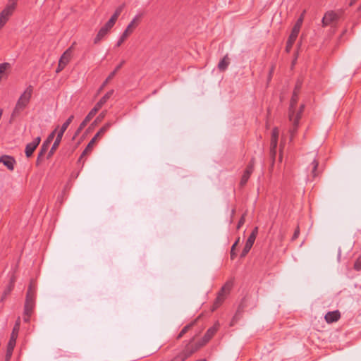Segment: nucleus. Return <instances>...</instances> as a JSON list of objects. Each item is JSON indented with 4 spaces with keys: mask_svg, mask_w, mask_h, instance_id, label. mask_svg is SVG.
Listing matches in <instances>:
<instances>
[{
    "mask_svg": "<svg viewBox=\"0 0 361 361\" xmlns=\"http://www.w3.org/2000/svg\"><path fill=\"white\" fill-rule=\"evenodd\" d=\"M111 126H112V123L111 122H107L106 123H105V125L104 126H102L99 129V130L94 135V136L92 138V140L88 143V145L86 147V148L82 152V154L80 156V159H82L83 156H85L86 154H87L92 149V148L93 147V145H94L96 140H97V139L99 137L102 136L109 129V128Z\"/></svg>",
    "mask_w": 361,
    "mask_h": 361,
    "instance_id": "nucleus-5",
    "label": "nucleus"
},
{
    "mask_svg": "<svg viewBox=\"0 0 361 361\" xmlns=\"http://www.w3.org/2000/svg\"><path fill=\"white\" fill-rule=\"evenodd\" d=\"M66 66H61V63L59 62L58 68L56 69V73H59Z\"/></svg>",
    "mask_w": 361,
    "mask_h": 361,
    "instance_id": "nucleus-40",
    "label": "nucleus"
},
{
    "mask_svg": "<svg viewBox=\"0 0 361 361\" xmlns=\"http://www.w3.org/2000/svg\"><path fill=\"white\" fill-rule=\"evenodd\" d=\"M0 163L3 164L8 170L13 171L16 161L11 156L2 155L0 157Z\"/></svg>",
    "mask_w": 361,
    "mask_h": 361,
    "instance_id": "nucleus-13",
    "label": "nucleus"
},
{
    "mask_svg": "<svg viewBox=\"0 0 361 361\" xmlns=\"http://www.w3.org/2000/svg\"><path fill=\"white\" fill-rule=\"evenodd\" d=\"M8 63H0V75L4 73V71L7 69V68L9 66Z\"/></svg>",
    "mask_w": 361,
    "mask_h": 361,
    "instance_id": "nucleus-34",
    "label": "nucleus"
},
{
    "mask_svg": "<svg viewBox=\"0 0 361 361\" xmlns=\"http://www.w3.org/2000/svg\"><path fill=\"white\" fill-rule=\"evenodd\" d=\"M355 0H353V1H351V3H350V6H352V5H353V4L355 2Z\"/></svg>",
    "mask_w": 361,
    "mask_h": 361,
    "instance_id": "nucleus-46",
    "label": "nucleus"
},
{
    "mask_svg": "<svg viewBox=\"0 0 361 361\" xmlns=\"http://www.w3.org/2000/svg\"><path fill=\"white\" fill-rule=\"evenodd\" d=\"M239 240H240V238H238L237 239V240L233 243V245L231 247V257L232 259H233L235 257V247L238 245V243H239Z\"/></svg>",
    "mask_w": 361,
    "mask_h": 361,
    "instance_id": "nucleus-32",
    "label": "nucleus"
},
{
    "mask_svg": "<svg viewBox=\"0 0 361 361\" xmlns=\"http://www.w3.org/2000/svg\"><path fill=\"white\" fill-rule=\"evenodd\" d=\"M233 286L232 281H227L225 285L221 288L220 291L218 293L216 299L214 303V307L212 310L214 311L216 309L224 300L226 296L229 293Z\"/></svg>",
    "mask_w": 361,
    "mask_h": 361,
    "instance_id": "nucleus-6",
    "label": "nucleus"
},
{
    "mask_svg": "<svg viewBox=\"0 0 361 361\" xmlns=\"http://www.w3.org/2000/svg\"><path fill=\"white\" fill-rule=\"evenodd\" d=\"M124 63V61H121L120 64H118L114 71H112L109 75L107 77V78L104 80V82L102 83V86L100 87L99 91H101L109 82L110 80H111L114 75H116V72L122 67V66Z\"/></svg>",
    "mask_w": 361,
    "mask_h": 361,
    "instance_id": "nucleus-23",
    "label": "nucleus"
},
{
    "mask_svg": "<svg viewBox=\"0 0 361 361\" xmlns=\"http://www.w3.org/2000/svg\"><path fill=\"white\" fill-rule=\"evenodd\" d=\"M48 149H49V147L47 145V144L43 143L42 145L40 151H39V152L38 154V157H37V163H39L41 157L47 152Z\"/></svg>",
    "mask_w": 361,
    "mask_h": 361,
    "instance_id": "nucleus-28",
    "label": "nucleus"
},
{
    "mask_svg": "<svg viewBox=\"0 0 361 361\" xmlns=\"http://www.w3.org/2000/svg\"><path fill=\"white\" fill-rule=\"evenodd\" d=\"M279 135V129L277 128H274L271 133L270 142V155L274 160L276 154V147L278 144Z\"/></svg>",
    "mask_w": 361,
    "mask_h": 361,
    "instance_id": "nucleus-7",
    "label": "nucleus"
},
{
    "mask_svg": "<svg viewBox=\"0 0 361 361\" xmlns=\"http://www.w3.org/2000/svg\"><path fill=\"white\" fill-rule=\"evenodd\" d=\"M133 29L134 28L131 27V25H128L126 29L123 32V34L121 35L120 39L118 40L116 46L120 47L122 44V43L126 39L128 36L133 32Z\"/></svg>",
    "mask_w": 361,
    "mask_h": 361,
    "instance_id": "nucleus-20",
    "label": "nucleus"
},
{
    "mask_svg": "<svg viewBox=\"0 0 361 361\" xmlns=\"http://www.w3.org/2000/svg\"><path fill=\"white\" fill-rule=\"evenodd\" d=\"M124 8V4L119 6L115 11L113 16L111 17V18L108 20V22L101 27V29L99 30L96 37L94 39V43L97 44L99 43L103 37L106 36V35L108 33L109 30L114 25L118 17L122 12L123 9Z\"/></svg>",
    "mask_w": 361,
    "mask_h": 361,
    "instance_id": "nucleus-2",
    "label": "nucleus"
},
{
    "mask_svg": "<svg viewBox=\"0 0 361 361\" xmlns=\"http://www.w3.org/2000/svg\"><path fill=\"white\" fill-rule=\"evenodd\" d=\"M15 345H16V338L12 336L8 342V344L5 361L10 360Z\"/></svg>",
    "mask_w": 361,
    "mask_h": 361,
    "instance_id": "nucleus-19",
    "label": "nucleus"
},
{
    "mask_svg": "<svg viewBox=\"0 0 361 361\" xmlns=\"http://www.w3.org/2000/svg\"><path fill=\"white\" fill-rule=\"evenodd\" d=\"M62 137H63V135L58 133L56 140H55L51 149L49 150V152L48 153L47 159L50 158L54 154L55 150L58 148V147L61 141Z\"/></svg>",
    "mask_w": 361,
    "mask_h": 361,
    "instance_id": "nucleus-22",
    "label": "nucleus"
},
{
    "mask_svg": "<svg viewBox=\"0 0 361 361\" xmlns=\"http://www.w3.org/2000/svg\"><path fill=\"white\" fill-rule=\"evenodd\" d=\"M305 13V11H304L302 12V13L301 14V16H302V18H304Z\"/></svg>",
    "mask_w": 361,
    "mask_h": 361,
    "instance_id": "nucleus-45",
    "label": "nucleus"
},
{
    "mask_svg": "<svg viewBox=\"0 0 361 361\" xmlns=\"http://www.w3.org/2000/svg\"><path fill=\"white\" fill-rule=\"evenodd\" d=\"M17 1L18 0H8V4L7 6H13L12 10L14 11Z\"/></svg>",
    "mask_w": 361,
    "mask_h": 361,
    "instance_id": "nucleus-36",
    "label": "nucleus"
},
{
    "mask_svg": "<svg viewBox=\"0 0 361 361\" xmlns=\"http://www.w3.org/2000/svg\"><path fill=\"white\" fill-rule=\"evenodd\" d=\"M113 93H114V90H111L110 91L107 92L99 99V101L95 104V106L94 107L97 108V109L99 111L103 106V105L108 101V99L111 97Z\"/></svg>",
    "mask_w": 361,
    "mask_h": 361,
    "instance_id": "nucleus-18",
    "label": "nucleus"
},
{
    "mask_svg": "<svg viewBox=\"0 0 361 361\" xmlns=\"http://www.w3.org/2000/svg\"><path fill=\"white\" fill-rule=\"evenodd\" d=\"M303 18L302 16H300V18L297 20L295 24L294 25L291 33L288 37V44H291L295 42L299 34Z\"/></svg>",
    "mask_w": 361,
    "mask_h": 361,
    "instance_id": "nucleus-8",
    "label": "nucleus"
},
{
    "mask_svg": "<svg viewBox=\"0 0 361 361\" xmlns=\"http://www.w3.org/2000/svg\"><path fill=\"white\" fill-rule=\"evenodd\" d=\"M300 86H301V84L299 82L296 85L295 89L293 92V94L291 100H290V107H289V114L293 113V115L296 114V113H297V111H295V105H296L297 100H298V92L299 91Z\"/></svg>",
    "mask_w": 361,
    "mask_h": 361,
    "instance_id": "nucleus-15",
    "label": "nucleus"
},
{
    "mask_svg": "<svg viewBox=\"0 0 361 361\" xmlns=\"http://www.w3.org/2000/svg\"><path fill=\"white\" fill-rule=\"evenodd\" d=\"M305 106L302 104L300 109L297 111L296 114L293 115V113L288 114L289 121L291 126L289 128L288 132L290 134V142H292L295 133H297L298 128L299 126V121L301 118Z\"/></svg>",
    "mask_w": 361,
    "mask_h": 361,
    "instance_id": "nucleus-3",
    "label": "nucleus"
},
{
    "mask_svg": "<svg viewBox=\"0 0 361 361\" xmlns=\"http://www.w3.org/2000/svg\"><path fill=\"white\" fill-rule=\"evenodd\" d=\"M191 325L192 324H188V325H186L185 326H184L183 329L180 332V334H178V338H181L188 331V329L190 328Z\"/></svg>",
    "mask_w": 361,
    "mask_h": 361,
    "instance_id": "nucleus-33",
    "label": "nucleus"
},
{
    "mask_svg": "<svg viewBox=\"0 0 361 361\" xmlns=\"http://www.w3.org/2000/svg\"><path fill=\"white\" fill-rule=\"evenodd\" d=\"M33 93V87L29 85L21 94L16 102V106L12 111L11 118L18 116L28 106Z\"/></svg>",
    "mask_w": 361,
    "mask_h": 361,
    "instance_id": "nucleus-1",
    "label": "nucleus"
},
{
    "mask_svg": "<svg viewBox=\"0 0 361 361\" xmlns=\"http://www.w3.org/2000/svg\"><path fill=\"white\" fill-rule=\"evenodd\" d=\"M97 111L98 110L97 109V108L94 107L93 109H91V111L88 113L85 119L80 124L78 128L75 132V136L79 135L81 130L86 126L87 123L95 116Z\"/></svg>",
    "mask_w": 361,
    "mask_h": 361,
    "instance_id": "nucleus-10",
    "label": "nucleus"
},
{
    "mask_svg": "<svg viewBox=\"0 0 361 361\" xmlns=\"http://www.w3.org/2000/svg\"><path fill=\"white\" fill-rule=\"evenodd\" d=\"M74 118V116L73 115H71L62 125V126L61 127V129L59 130V133H61V135H63V133L66 130V129L68 128V126L71 124V123L72 122L73 119Z\"/></svg>",
    "mask_w": 361,
    "mask_h": 361,
    "instance_id": "nucleus-27",
    "label": "nucleus"
},
{
    "mask_svg": "<svg viewBox=\"0 0 361 361\" xmlns=\"http://www.w3.org/2000/svg\"><path fill=\"white\" fill-rule=\"evenodd\" d=\"M245 223V218L243 216L238 221L237 228L239 229Z\"/></svg>",
    "mask_w": 361,
    "mask_h": 361,
    "instance_id": "nucleus-37",
    "label": "nucleus"
},
{
    "mask_svg": "<svg viewBox=\"0 0 361 361\" xmlns=\"http://www.w3.org/2000/svg\"><path fill=\"white\" fill-rule=\"evenodd\" d=\"M254 238V235H250L247 241H246V243L244 246V248L240 254V257L243 258L244 257L246 256V255L250 252V250H251L254 243H255V239H253Z\"/></svg>",
    "mask_w": 361,
    "mask_h": 361,
    "instance_id": "nucleus-17",
    "label": "nucleus"
},
{
    "mask_svg": "<svg viewBox=\"0 0 361 361\" xmlns=\"http://www.w3.org/2000/svg\"><path fill=\"white\" fill-rule=\"evenodd\" d=\"M311 165L312 166V176H313V177H315L317 176L316 171H317V166H318L317 161L316 159H314L312 161Z\"/></svg>",
    "mask_w": 361,
    "mask_h": 361,
    "instance_id": "nucleus-30",
    "label": "nucleus"
},
{
    "mask_svg": "<svg viewBox=\"0 0 361 361\" xmlns=\"http://www.w3.org/2000/svg\"><path fill=\"white\" fill-rule=\"evenodd\" d=\"M299 235V230H296L293 234V240H295V238H297Z\"/></svg>",
    "mask_w": 361,
    "mask_h": 361,
    "instance_id": "nucleus-41",
    "label": "nucleus"
},
{
    "mask_svg": "<svg viewBox=\"0 0 361 361\" xmlns=\"http://www.w3.org/2000/svg\"><path fill=\"white\" fill-rule=\"evenodd\" d=\"M191 353H189L188 355H185L184 357H183L181 359L184 360L185 358H187Z\"/></svg>",
    "mask_w": 361,
    "mask_h": 361,
    "instance_id": "nucleus-44",
    "label": "nucleus"
},
{
    "mask_svg": "<svg viewBox=\"0 0 361 361\" xmlns=\"http://www.w3.org/2000/svg\"><path fill=\"white\" fill-rule=\"evenodd\" d=\"M13 287H14V281L13 279H11L8 286L4 290V293H3L1 298V302H3L6 298V297L11 293Z\"/></svg>",
    "mask_w": 361,
    "mask_h": 361,
    "instance_id": "nucleus-25",
    "label": "nucleus"
},
{
    "mask_svg": "<svg viewBox=\"0 0 361 361\" xmlns=\"http://www.w3.org/2000/svg\"><path fill=\"white\" fill-rule=\"evenodd\" d=\"M254 170V159H252L250 164L247 166L246 169L244 171L243 175L242 176L240 180V185L243 186L246 184L248 179L250 178V175L252 174Z\"/></svg>",
    "mask_w": 361,
    "mask_h": 361,
    "instance_id": "nucleus-11",
    "label": "nucleus"
},
{
    "mask_svg": "<svg viewBox=\"0 0 361 361\" xmlns=\"http://www.w3.org/2000/svg\"><path fill=\"white\" fill-rule=\"evenodd\" d=\"M71 58V49H68L62 54L59 62L61 63V66H66L68 63Z\"/></svg>",
    "mask_w": 361,
    "mask_h": 361,
    "instance_id": "nucleus-24",
    "label": "nucleus"
},
{
    "mask_svg": "<svg viewBox=\"0 0 361 361\" xmlns=\"http://www.w3.org/2000/svg\"><path fill=\"white\" fill-rule=\"evenodd\" d=\"M257 232H258V228H257V227H255L254 228V230L252 231V233H250V235H254L253 239H255V240L256 239V236L257 235Z\"/></svg>",
    "mask_w": 361,
    "mask_h": 361,
    "instance_id": "nucleus-39",
    "label": "nucleus"
},
{
    "mask_svg": "<svg viewBox=\"0 0 361 361\" xmlns=\"http://www.w3.org/2000/svg\"><path fill=\"white\" fill-rule=\"evenodd\" d=\"M229 64V59L227 56H224L219 63L218 68L220 71H225Z\"/></svg>",
    "mask_w": 361,
    "mask_h": 361,
    "instance_id": "nucleus-26",
    "label": "nucleus"
},
{
    "mask_svg": "<svg viewBox=\"0 0 361 361\" xmlns=\"http://www.w3.org/2000/svg\"><path fill=\"white\" fill-rule=\"evenodd\" d=\"M235 318L233 319V320H234ZM233 321H232V322L231 323V325H233Z\"/></svg>",
    "mask_w": 361,
    "mask_h": 361,
    "instance_id": "nucleus-47",
    "label": "nucleus"
},
{
    "mask_svg": "<svg viewBox=\"0 0 361 361\" xmlns=\"http://www.w3.org/2000/svg\"><path fill=\"white\" fill-rule=\"evenodd\" d=\"M40 141V137H37L32 142L26 145L25 152L27 157H30L32 155L34 151L39 145Z\"/></svg>",
    "mask_w": 361,
    "mask_h": 361,
    "instance_id": "nucleus-12",
    "label": "nucleus"
},
{
    "mask_svg": "<svg viewBox=\"0 0 361 361\" xmlns=\"http://www.w3.org/2000/svg\"><path fill=\"white\" fill-rule=\"evenodd\" d=\"M12 7L13 6H6L0 13V30L4 27L13 13V10H12Z\"/></svg>",
    "mask_w": 361,
    "mask_h": 361,
    "instance_id": "nucleus-9",
    "label": "nucleus"
},
{
    "mask_svg": "<svg viewBox=\"0 0 361 361\" xmlns=\"http://www.w3.org/2000/svg\"><path fill=\"white\" fill-rule=\"evenodd\" d=\"M219 326V323L217 322L215 323V324L213 326H212L207 331L206 334H204V337L202 338L201 345H204L212 338V337L217 331Z\"/></svg>",
    "mask_w": 361,
    "mask_h": 361,
    "instance_id": "nucleus-16",
    "label": "nucleus"
},
{
    "mask_svg": "<svg viewBox=\"0 0 361 361\" xmlns=\"http://www.w3.org/2000/svg\"><path fill=\"white\" fill-rule=\"evenodd\" d=\"M293 44H288V40L287 41V44H286V50H287V51H290V49H291Z\"/></svg>",
    "mask_w": 361,
    "mask_h": 361,
    "instance_id": "nucleus-42",
    "label": "nucleus"
},
{
    "mask_svg": "<svg viewBox=\"0 0 361 361\" xmlns=\"http://www.w3.org/2000/svg\"><path fill=\"white\" fill-rule=\"evenodd\" d=\"M106 112H107L106 110L102 111L99 114V115L96 118V119L94 120V123H97L101 122L104 118V117L106 116Z\"/></svg>",
    "mask_w": 361,
    "mask_h": 361,
    "instance_id": "nucleus-29",
    "label": "nucleus"
},
{
    "mask_svg": "<svg viewBox=\"0 0 361 361\" xmlns=\"http://www.w3.org/2000/svg\"><path fill=\"white\" fill-rule=\"evenodd\" d=\"M338 18V16L333 11H328L325 13L322 18L323 26H327L331 23L336 21Z\"/></svg>",
    "mask_w": 361,
    "mask_h": 361,
    "instance_id": "nucleus-14",
    "label": "nucleus"
},
{
    "mask_svg": "<svg viewBox=\"0 0 361 361\" xmlns=\"http://www.w3.org/2000/svg\"><path fill=\"white\" fill-rule=\"evenodd\" d=\"M56 129H55L53 132H51L47 137L48 140L52 141L53 139L54 138V136H55V134H56Z\"/></svg>",
    "mask_w": 361,
    "mask_h": 361,
    "instance_id": "nucleus-38",
    "label": "nucleus"
},
{
    "mask_svg": "<svg viewBox=\"0 0 361 361\" xmlns=\"http://www.w3.org/2000/svg\"><path fill=\"white\" fill-rule=\"evenodd\" d=\"M354 269L357 271L361 270V261L360 259H357L354 263Z\"/></svg>",
    "mask_w": 361,
    "mask_h": 361,
    "instance_id": "nucleus-35",
    "label": "nucleus"
},
{
    "mask_svg": "<svg viewBox=\"0 0 361 361\" xmlns=\"http://www.w3.org/2000/svg\"><path fill=\"white\" fill-rule=\"evenodd\" d=\"M340 318V313L338 311H333V312H329L325 315V319L327 323H333L334 322H336Z\"/></svg>",
    "mask_w": 361,
    "mask_h": 361,
    "instance_id": "nucleus-21",
    "label": "nucleus"
},
{
    "mask_svg": "<svg viewBox=\"0 0 361 361\" xmlns=\"http://www.w3.org/2000/svg\"><path fill=\"white\" fill-rule=\"evenodd\" d=\"M141 14H138V15H136L134 18L132 20V21L128 24V25H131V27H133V28L135 27L136 25H137V21L140 20V18H141Z\"/></svg>",
    "mask_w": 361,
    "mask_h": 361,
    "instance_id": "nucleus-31",
    "label": "nucleus"
},
{
    "mask_svg": "<svg viewBox=\"0 0 361 361\" xmlns=\"http://www.w3.org/2000/svg\"><path fill=\"white\" fill-rule=\"evenodd\" d=\"M51 140H48V138H47V140H46L43 143H44V144H47V145L48 147H49V145H50V143H51Z\"/></svg>",
    "mask_w": 361,
    "mask_h": 361,
    "instance_id": "nucleus-43",
    "label": "nucleus"
},
{
    "mask_svg": "<svg viewBox=\"0 0 361 361\" xmlns=\"http://www.w3.org/2000/svg\"><path fill=\"white\" fill-rule=\"evenodd\" d=\"M35 287L32 284V283H30L29 285L27 294H26V299H25V303L24 307V312L25 314L30 317L32 309L35 306Z\"/></svg>",
    "mask_w": 361,
    "mask_h": 361,
    "instance_id": "nucleus-4",
    "label": "nucleus"
}]
</instances>
